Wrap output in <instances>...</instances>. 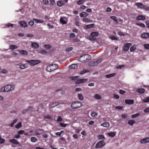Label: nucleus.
<instances>
[{
  "label": "nucleus",
  "instance_id": "1",
  "mask_svg": "<svg viewBox=\"0 0 149 149\" xmlns=\"http://www.w3.org/2000/svg\"><path fill=\"white\" fill-rule=\"evenodd\" d=\"M91 58V56L88 54H84L80 56L79 58V60L81 62H87Z\"/></svg>",
  "mask_w": 149,
  "mask_h": 149
},
{
  "label": "nucleus",
  "instance_id": "2",
  "mask_svg": "<svg viewBox=\"0 0 149 149\" xmlns=\"http://www.w3.org/2000/svg\"><path fill=\"white\" fill-rule=\"evenodd\" d=\"M14 88L15 86L14 85H6L0 89V91L1 92H8L12 91L14 89Z\"/></svg>",
  "mask_w": 149,
  "mask_h": 149
},
{
  "label": "nucleus",
  "instance_id": "3",
  "mask_svg": "<svg viewBox=\"0 0 149 149\" xmlns=\"http://www.w3.org/2000/svg\"><path fill=\"white\" fill-rule=\"evenodd\" d=\"M78 77V76H72L71 77H70V80H76L75 83L77 84H79L80 83H82L84 82H85L87 81L88 79H77V78Z\"/></svg>",
  "mask_w": 149,
  "mask_h": 149
},
{
  "label": "nucleus",
  "instance_id": "4",
  "mask_svg": "<svg viewBox=\"0 0 149 149\" xmlns=\"http://www.w3.org/2000/svg\"><path fill=\"white\" fill-rule=\"evenodd\" d=\"M99 35V33L97 32H93L91 35L88 36V38L91 41L95 40L96 39V37Z\"/></svg>",
  "mask_w": 149,
  "mask_h": 149
},
{
  "label": "nucleus",
  "instance_id": "5",
  "mask_svg": "<svg viewBox=\"0 0 149 149\" xmlns=\"http://www.w3.org/2000/svg\"><path fill=\"white\" fill-rule=\"evenodd\" d=\"M58 68L57 65L56 64H54L48 66L46 69L47 71L51 72L54 71Z\"/></svg>",
  "mask_w": 149,
  "mask_h": 149
},
{
  "label": "nucleus",
  "instance_id": "6",
  "mask_svg": "<svg viewBox=\"0 0 149 149\" xmlns=\"http://www.w3.org/2000/svg\"><path fill=\"white\" fill-rule=\"evenodd\" d=\"M82 105V104L81 102H75L72 103L71 107L72 109H75L81 107Z\"/></svg>",
  "mask_w": 149,
  "mask_h": 149
},
{
  "label": "nucleus",
  "instance_id": "7",
  "mask_svg": "<svg viewBox=\"0 0 149 149\" xmlns=\"http://www.w3.org/2000/svg\"><path fill=\"white\" fill-rule=\"evenodd\" d=\"M26 62L28 63L30 65L33 66L39 63L40 62L39 60H31L29 61H26Z\"/></svg>",
  "mask_w": 149,
  "mask_h": 149
},
{
  "label": "nucleus",
  "instance_id": "8",
  "mask_svg": "<svg viewBox=\"0 0 149 149\" xmlns=\"http://www.w3.org/2000/svg\"><path fill=\"white\" fill-rule=\"evenodd\" d=\"M105 143L104 140L99 141L96 144L95 148H102L105 144Z\"/></svg>",
  "mask_w": 149,
  "mask_h": 149
},
{
  "label": "nucleus",
  "instance_id": "9",
  "mask_svg": "<svg viewBox=\"0 0 149 149\" xmlns=\"http://www.w3.org/2000/svg\"><path fill=\"white\" fill-rule=\"evenodd\" d=\"M132 45L131 43H126L123 47V49L125 51H127Z\"/></svg>",
  "mask_w": 149,
  "mask_h": 149
},
{
  "label": "nucleus",
  "instance_id": "10",
  "mask_svg": "<svg viewBox=\"0 0 149 149\" xmlns=\"http://www.w3.org/2000/svg\"><path fill=\"white\" fill-rule=\"evenodd\" d=\"M140 142L142 144H145L149 142V137H146L141 139Z\"/></svg>",
  "mask_w": 149,
  "mask_h": 149
},
{
  "label": "nucleus",
  "instance_id": "11",
  "mask_svg": "<svg viewBox=\"0 0 149 149\" xmlns=\"http://www.w3.org/2000/svg\"><path fill=\"white\" fill-rule=\"evenodd\" d=\"M19 24L22 27H26L28 26L27 23L24 21H22L20 22Z\"/></svg>",
  "mask_w": 149,
  "mask_h": 149
},
{
  "label": "nucleus",
  "instance_id": "12",
  "mask_svg": "<svg viewBox=\"0 0 149 149\" xmlns=\"http://www.w3.org/2000/svg\"><path fill=\"white\" fill-rule=\"evenodd\" d=\"M125 102L126 104H134V101L133 100H125Z\"/></svg>",
  "mask_w": 149,
  "mask_h": 149
},
{
  "label": "nucleus",
  "instance_id": "13",
  "mask_svg": "<svg viewBox=\"0 0 149 149\" xmlns=\"http://www.w3.org/2000/svg\"><path fill=\"white\" fill-rule=\"evenodd\" d=\"M59 103L58 102H55L52 103L49 105V107L50 108L54 107L58 105Z\"/></svg>",
  "mask_w": 149,
  "mask_h": 149
},
{
  "label": "nucleus",
  "instance_id": "14",
  "mask_svg": "<svg viewBox=\"0 0 149 149\" xmlns=\"http://www.w3.org/2000/svg\"><path fill=\"white\" fill-rule=\"evenodd\" d=\"M19 52L21 55L24 56H27L28 54L27 52L25 50H19Z\"/></svg>",
  "mask_w": 149,
  "mask_h": 149
},
{
  "label": "nucleus",
  "instance_id": "15",
  "mask_svg": "<svg viewBox=\"0 0 149 149\" xmlns=\"http://www.w3.org/2000/svg\"><path fill=\"white\" fill-rule=\"evenodd\" d=\"M135 5L137 6L138 8H142L145 7L144 5L141 3H135Z\"/></svg>",
  "mask_w": 149,
  "mask_h": 149
},
{
  "label": "nucleus",
  "instance_id": "16",
  "mask_svg": "<svg viewBox=\"0 0 149 149\" xmlns=\"http://www.w3.org/2000/svg\"><path fill=\"white\" fill-rule=\"evenodd\" d=\"M28 65L27 64H21L20 65L19 68L21 69H24L27 68Z\"/></svg>",
  "mask_w": 149,
  "mask_h": 149
},
{
  "label": "nucleus",
  "instance_id": "17",
  "mask_svg": "<svg viewBox=\"0 0 149 149\" xmlns=\"http://www.w3.org/2000/svg\"><path fill=\"white\" fill-rule=\"evenodd\" d=\"M9 141L11 143H12L14 144L18 145L19 144V142L15 139H10Z\"/></svg>",
  "mask_w": 149,
  "mask_h": 149
},
{
  "label": "nucleus",
  "instance_id": "18",
  "mask_svg": "<svg viewBox=\"0 0 149 149\" xmlns=\"http://www.w3.org/2000/svg\"><path fill=\"white\" fill-rule=\"evenodd\" d=\"M146 19V17L142 15H139L136 18V20H143Z\"/></svg>",
  "mask_w": 149,
  "mask_h": 149
},
{
  "label": "nucleus",
  "instance_id": "19",
  "mask_svg": "<svg viewBox=\"0 0 149 149\" xmlns=\"http://www.w3.org/2000/svg\"><path fill=\"white\" fill-rule=\"evenodd\" d=\"M31 45L32 47L34 49L38 48L39 47V44L38 43L36 42H32L31 43Z\"/></svg>",
  "mask_w": 149,
  "mask_h": 149
},
{
  "label": "nucleus",
  "instance_id": "20",
  "mask_svg": "<svg viewBox=\"0 0 149 149\" xmlns=\"http://www.w3.org/2000/svg\"><path fill=\"white\" fill-rule=\"evenodd\" d=\"M88 15V14L86 12H83L79 14L80 16L81 17H86Z\"/></svg>",
  "mask_w": 149,
  "mask_h": 149
},
{
  "label": "nucleus",
  "instance_id": "21",
  "mask_svg": "<svg viewBox=\"0 0 149 149\" xmlns=\"http://www.w3.org/2000/svg\"><path fill=\"white\" fill-rule=\"evenodd\" d=\"M137 92L140 94H143L145 92V89L144 88H139L137 89Z\"/></svg>",
  "mask_w": 149,
  "mask_h": 149
},
{
  "label": "nucleus",
  "instance_id": "22",
  "mask_svg": "<svg viewBox=\"0 0 149 149\" xmlns=\"http://www.w3.org/2000/svg\"><path fill=\"white\" fill-rule=\"evenodd\" d=\"M141 37L143 38H148L149 37V33H145L142 34Z\"/></svg>",
  "mask_w": 149,
  "mask_h": 149
},
{
  "label": "nucleus",
  "instance_id": "23",
  "mask_svg": "<svg viewBox=\"0 0 149 149\" xmlns=\"http://www.w3.org/2000/svg\"><path fill=\"white\" fill-rule=\"evenodd\" d=\"M38 140L36 137H31V141L33 143L36 142L38 141Z\"/></svg>",
  "mask_w": 149,
  "mask_h": 149
},
{
  "label": "nucleus",
  "instance_id": "24",
  "mask_svg": "<svg viewBox=\"0 0 149 149\" xmlns=\"http://www.w3.org/2000/svg\"><path fill=\"white\" fill-rule=\"evenodd\" d=\"M101 125L104 127H108L109 126V122H106L102 123L101 124Z\"/></svg>",
  "mask_w": 149,
  "mask_h": 149
},
{
  "label": "nucleus",
  "instance_id": "25",
  "mask_svg": "<svg viewBox=\"0 0 149 149\" xmlns=\"http://www.w3.org/2000/svg\"><path fill=\"white\" fill-rule=\"evenodd\" d=\"M136 46L135 45H134L131 47L130 51L131 52H134L136 49Z\"/></svg>",
  "mask_w": 149,
  "mask_h": 149
},
{
  "label": "nucleus",
  "instance_id": "26",
  "mask_svg": "<svg viewBox=\"0 0 149 149\" xmlns=\"http://www.w3.org/2000/svg\"><path fill=\"white\" fill-rule=\"evenodd\" d=\"M60 21L61 23L63 24H65L66 23L65 18L64 17H61L60 19Z\"/></svg>",
  "mask_w": 149,
  "mask_h": 149
},
{
  "label": "nucleus",
  "instance_id": "27",
  "mask_svg": "<svg viewBox=\"0 0 149 149\" xmlns=\"http://www.w3.org/2000/svg\"><path fill=\"white\" fill-rule=\"evenodd\" d=\"M97 63H95V61H91L89 62L88 65L91 66H94L96 65Z\"/></svg>",
  "mask_w": 149,
  "mask_h": 149
},
{
  "label": "nucleus",
  "instance_id": "28",
  "mask_svg": "<svg viewBox=\"0 0 149 149\" xmlns=\"http://www.w3.org/2000/svg\"><path fill=\"white\" fill-rule=\"evenodd\" d=\"M135 123V121L134 120H129L128 121V123L130 125H132Z\"/></svg>",
  "mask_w": 149,
  "mask_h": 149
},
{
  "label": "nucleus",
  "instance_id": "29",
  "mask_svg": "<svg viewBox=\"0 0 149 149\" xmlns=\"http://www.w3.org/2000/svg\"><path fill=\"white\" fill-rule=\"evenodd\" d=\"M69 67L70 68L75 69L77 68V65L76 64H73L70 65Z\"/></svg>",
  "mask_w": 149,
  "mask_h": 149
},
{
  "label": "nucleus",
  "instance_id": "30",
  "mask_svg": "<svg viewBox=\"0 0 149 149\" xmlns=\"http://www.w3.org/2000/svg\"><path fill=\"white\" fill-rule=\"evenodd\" d=\"M111 18L113 19L116 23H118V18L117 17L114 16H111Z\"/></svg>",
  "mask_w": 149,
  "mask_h": 149
},
{
  "label": "nucleus",
  "instance_id": "31",
  "mask_svg": "<svg viewBox=\"0 0 149 149\" xmlns=\"http://www.w3.org/2000/svg\"><path fill=\"white\" fill-rule=\"evenodd\" d=\"M64 4L63 1H58L57 2V5L58 6H61Z\"/></svg>",
  "mask_w": 149,
  "mask_h": 149
},
{
  "label": "nucleus",
  "instance_id": "32",
  "mask_svg": "<svg viewBox=\"0 0 149 149\" xmlns=\"http://www.w3.org/2000/svg\"><path fill=\"white\" fill-rule=\"evenodd\" d=\"M33 109V107L32 106L29 107L28 109H24L23 110V114H24L27 111L30 110H31Z\"/></svg>",
  "mask_w": 149,
  "mask_h": 149
},
{
  "label": "nucleus",
  "instance_id": "33",
  "mask_svg": "<svg viewBox=\"0 0 149 149\" xmlns=\"http://www.w3.org/2000/svg\"><path fill=\"white\" fill-rule=\"evenodd\" d=\"M98 115V113L95 111H92L91 113V115L92 117H95Z\"/></svg>",
  "mask_w": 149,
  "mask_h": 149
},
{
  "label": "nucleus",
  "instance_id": "34",
  "mask_svg": "<svg viewBox=\"0 0 149 149\" xmlns=\"http://www.w3.org/2000/svg\"><path fill=\"white\" fill-rule=\"evenodd\" d=\"M108 135L111 137H113L116 135V133L115 132H111L108 133Z\"/></svg>",
  "mask_w": 149,
  "mask_h": 149
},
{
  "label": "nucleus",
  "instance_id": "35",
  "mask_svg": "<svg viewBox=\"0 0 149 149\" xmlns=\"http://www.w3.org/2000/svg\"><path fill=\"white\" fill-rule=\"evenodd\" d=\"M142 101L144 103H147L149 102V97L144 98L142 100Z\"/></svg>",
  "mask_w": 149,
  "mask_h": 149
},
{
  "label": "nucleus",
  "instance_id": "36",
  "mask_svg": "<svg viewBox=\"0 0 149 149\" xmlns=\"http://www.w3.org/2000/svg\"><path fill=\"white\" fill-rule=\"evenodd\" d=\"M94 97L97 99H100L102 98L101 96L98 94H96L94 96Z\"/></svg>",
  "mask_w": 149,
  "mask_h": 149
},
{
  "label": "nucleus",
  "instance_id": "37",
  "mask_svg": "<svg viewBox=\"0 0 149 149\" xmlns=\"http://www.w3.org/2000/svg\"><path fill=\"white\" fill-rule=\"evenodd\" d=\"M79 99L81 100H83L84 99V97L81 94H79L78 95Z\"/></svg>",
  "mask_w": 149,
  "mask_h": 149
},
{
  "label": "nucleus",
  "instance_id": "38",
  "mask_svg": "<svg viewBox=\"0 0 149 149\" xmlns=\"http://www.w3.org/2000/svg\"><path fill=\"white\" fill-rule=\"evenodd\" d=\"M94 24H91L90 25H87L86 28H92L94 27Z\"/></svg>",
  "mask_w": 149,
  "mask_h": 149
},
{
  "label": "nucleus",
  "instance_id": "39",
  "mask_svg": "<svg viewBox=\"0 0 149 149\" xmlns=\"http://www.w3.org/2000/svg\"><path fill=\"white\" fill-rule=\"evenodd\" d=\"M22 126V123L21 122H19L18 124L15 125V127L17 129H18L21 127Z\"/></svg>",
  "mask_w": 149,
  "mask_h": 149
},
{
  "label": "nucleus",
  "instance_id": "40",
  "mask_svg": "<svg viewBox=\"0 0 149 149\" xmlns=\"http://www.w3.org/2000/svg\"><path fill=\"white\" fill-rule=\"evenodd\" d=\"M17 48V47L15 45H12L10 46V48L12 50H14Z\"/></svg>",
  "mask_w": 149,
  "mask_h": 149
},
{
  "label": "nucleus",
  "instance_id": "41",
  "mask_svg": "<svg viewBox=\"0 0 149 149\" xmlns=\"http://www.w3.org/2000/svg\"><path fill=\"white\" fill-rule=\"evenodd\" d=\"M89 71L88 70L84 69L80 73L81 74H83L86 72H88Z\"/></svg>",
  "mask_w": 149,
  "mask_h": 149
},
{
  "label": "nucleus",
  "instance_id": "42",
  "mask_svg": "<svg viewBox=\"0 0 149 149\" xmlns=\"http://www.w3.org/2000/svg\"><path fill=\"white\" fill-rule=\"evenodd\" d=\"M110 38L112 40H117L118 38L115 36H111L110 37Z\"/></svg>",
  "mask_w": 149,
  "mask_h": 149
},
{
  "label": "nucleus",
  "instance_id": "43",
  "mask_svg": "<svg viewBox=\"0 0 149 149\" xmlns=\"http://www.w3.org/2000/svg\"><path fill=\"white\" fill-rule=\"evenodd\" d=\"M84 1V0H80L77 2V3L79 5H81L83 3Z\"/></svg>",
  "mask_w": 149,
  "mask_h": 149
},
{
  "label": "nucleus",
  "instance_id": "44",
  "mask_svg": "<svg viewBox=\"0 0 149 149\" xmlns=\"http://www.w3.org/2000/svg\"><path fill=\"white\" fill-rule=\"evenodd\" d=\"M98 138L99 139H102L105 138L104 136L102 135H99L98 136Z\"/></svg>",
  "mask_w": 149,
  "mask_h": 149
},
{
  "label": "nucleus",
  "instance_id": "45",
  "mask_svg": "<svg viewBox=\"0 0 149 149\" xmlns=\"http://www.w3.org/2000/svg\"><path fill=\"white\" fill-rule=\"evenodd\" d=\"M34 22L33 20H31L29 22V24L31 26H32L34 24Z\"/></svg>",
  "mask_w": 149,
  "mask_h": 149
},
{
  "label": "nucleus",
  "instance_id": "46",
  "mask_svg": "<svg viewBox=\"0 0 149 149\" xmlns=\"http://www.w3.org/2000/svg\"><path fill=\"white\" fill-rule=\"evenodd\" d=\"M83 21L84 22H88L91 21V19L88 18H85L83 19Z\"/></svg>",
  "mask_w": 149,
  "mask_h": 149
},
{
  "label": "nucleus",
  "instance_id": "47",
  "mask_svg": "<svg viewBox=\"0 0 149 149\" xmlns=\"http://www.w3.org/2000/svg\"><path fill=\"white\" fill-rule=\"evenodd\" d=\"M5 140L4 139H2L1 137L0 136V144L4 143Z\"/></svg>",
  "mask_w": 149,
  "mask_h": 149
},
{
  "label": "nucleus",
  "instance_id": "48",
  "mask_svg": "<svg viewBox=\"0 0 149 149\" xmlns=\"http://www.w3.org/2000/svg\"><path fill=\"white\" fill-rule=\"evenodd\" d=\"M144 46L145 49H149V44H145L144 45Z\"/></svg>",
  "mask_w": 149,
  "mask_h": 149
},
{
  "label": "nucleus",
  "instance_id": "49",
  "mask_svg": "<svg viewBox=\"0 0 149 149\" xmlns=\"http://www.w3.org/2000/svg\"><path fill=\"white\" fill-rule=\"evenodd\" d=\"M136 25L139 26L140 27H145V25L143 23L138 24L137 23L136 24Z\"/></svg>",
  "mask_w": 149,
  "mask_h": 149
},
{
  "label": "nucleus",
  "instance_id": "50",
  "mask_svg": "<svg viewBox=\"0 0 149 149\" xmlns=\"http://www.w3.org/2000/svg\"><path fill=\"white\" fill-rule=\"evenodd\" d=\"M25 132V131L23 130H21L18 132V134L19 135H21L22 134H24Z\"/></svg>",
  "mask_w": 149,
  "mask_h": 149
},
{
  "label": "nucleus",
  "instance_id": "51",
  "mask_svg": "<svg viewBox=\"0 0 149 149\" xmlns=\"http://www.w3.org/2000/svg\"><path fill=\"white\" fill-rule=\"evenodd\" d=\"M102 60L100 59H99L96 60V61H95V63H97L96 65H97L99 63H100L101 61Z\"/></svg>",
  "mask_w": 149,
  "mask_h": 149
},
{
  "label": "nucleus",
  "instance_id": "52",
  "mask_svg": "<svg viewBox=\"0 0 149 149\" xmlns=\"http://www.w3.org/2000/svg\"><path fill=\"white\" fill-rule=\"evenodd\" d=\"M40 53L43 54H46L47 53V52L44 50H42L41 51Z\"/></svg>",
  "mask_w": 149,
  "mask_h": 149
},
{
  "label": "nucleus",
  "instance_id": "53",
  "mask_svg": "<svg viewBox=\"0 0 149 149\" xmlns=\"http://www.w3.org/2000/svg\"><path fill=\"white\" fill-rule=\"evenodd\" d=\"M45 47L47 49H50L51 46L49 45H45Z\"/></svg>",
  "mask_w": 149,
  "mask_h": 149
},
{
  "label": "nucleus",
  "instance_id": "54",
  "mask_svg": "<svg viewBox=\"0 0 149 149\" xmlns=\"http://www.w3.org/2000/svg\"><path fill=\"white\" fill-rule=\"evenodd\" d=\"M43 3L46 5H47L49 3V1L47 0H43Z\"/></svg>",
  "mask_w": 149,
  "mask_h": 149
},
{
  "label": "nucleus",
  "instance_id": "55",
  "mask_svg": "<svg viewBox=\"0 0 149 149\" xmlns=\"http://www.w3.org/2000/svg\"><path fill=\"white\" fill-rule=\"evenodd\" d=\"M121 117L122 118L125 119L127 118V115L125 114H123L121 115Z\"/></svg>",
  "mask_w": 149,
  "mask_h": 149
},
{
  "label": "nucleus",
  "instance_id": "56",
  "mask_svg": "<svg viewBox=\"0 0 149 149\" xmlns=\"http://www.w3.org/2000/svg\"><path fill=\"white\" fill-rule=\"evenodd\" d=\"M73 49V48L72 47H69L66 49V51L67 52H70Z\"/></svg>",
  "mask_w": 149,
  "mask_h": 149
},
{
  "label": "nucleus",
  "instance_id": "57",
  "mask_svg": "<svg viewBox=\"0 0 149 149\" xmlns=\"http://www.w3.org/2000/svg\"><path fill=\"white\" fill-rule=\"evenodd\" d=\"M60 125L61 127H65L66 126L67 124H64L63 123H60Z\"/></svg>",
  "mask_w": 149,
  "mask_h": 149
},
{
  "label": "nucleus",
  "instance_id": "58",
  "mask_svg": "<svg viewBox=\"0 0 149 149\" xmlns=\"http://www.w3.org/2000/svg\"><path fill=\"white\" fill-rule=\"evenodd\" d=\"M62 119L61 117V116H58L57 121L58 122H61L62 121Z\"/></svg>",
  "mask_w": 149,
  "mask_h": 149
},
{
  "label": "nucleus",
  "instance_id": "59",
  "mask_svg": "<svg viewBox=\"0 0 149 149\" xmlns=\"http://www.w3.org/2000/svg\"><path fill=\"white\" fill-rule=\"evenodd\" d=\"M45 118H47L49 119H51L52 117L51 116L48 115L45 116Z\"/></svg>",
  "mask_w": 149,
  "mask_h": 149
},
{
  "label": "nucleus",
  "instance_id": "60",
  "mask_svg": "<svg viewBox=\"0 0 149 149\" xmlns=\"http://www.w3.org/2000/svg\"><path fill=\"white\" fill-rule=\"evenodd\" d=\"M125 93V91L122 90H120V91H119V93L120 94H122V95L124 94Z\"/></svg>",
  "mask_w": 149,
  "mask_h": 149
},
{
  "label": "nucleus",
  "instance_id": "61",
  "mask_svg": "<svg viewBox=\"0 0 149 149\" xmlns=\"http://www.w3.org/2000/svg\"><path fill=\"white\" fill-rule=\"evenodd\" d=\"M144 112L145 113H148L149 112V107L147 108L144 110Z\"/></svg>",
  "mask_w": 149,
  "mask_h": 149
},
{
  "label": "nucleus",
  "instance_id": "62",
  "mask_svg": "<svg viewBox=\"0 0 149 149\" xmlns=\"http://www.w3.org/2000/svg\"><path fill=\"white\" fill-rule=\"evenodd\" d=\"M8 71L7 70H3L1 71V72L3 74L7 73H8Z\"/></svg>",
  "mask_w": 149,
  "mask_h": 149
},
{
  "label": "nucleus",
  "instance_id": "63",
  "mask_svg": "<svg viewBox=\"0 0 149 149\" xmlns=\"http://www.w3.org/2000/svg\"><path fill=\"white\" fill-rule=\"evenodd\" d=\"M75 36V34L74 33H71L70 34V37L71 38H73Z\"/></svg>",
  "mask_w": 149,
  "mask_h": 149
},
{
  "label": "nucleus",
  "instance_id": "64",
  "mask_svg": "<svg viewBox=\"0 0 149 149\" xmlns=\"http://www.w3.org/2000/svg\"><path fill=\"white\" fill-rule=\"evenodd\" d=\"M114 97L116 99H118L119 98V96L118 95L115 94L114 95Z\"/></svg>",
  "mask_w": 149,
  "mask_h": 149
}]
</instances>
